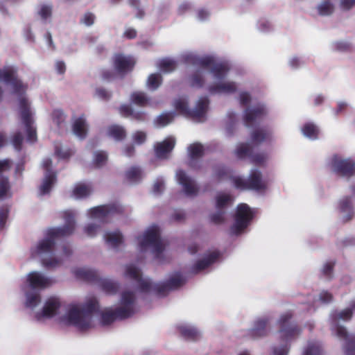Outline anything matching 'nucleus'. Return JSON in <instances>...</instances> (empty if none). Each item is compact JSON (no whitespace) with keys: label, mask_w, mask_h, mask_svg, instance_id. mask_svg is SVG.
Here are the masks:
<instances>
[{"label":"nucleus","mask_w":355,"mask_h":355,"mask_svg":"<svg viewBox=\"0 0 355 355\" xmlns=\"http://www.w3.org/2000/svg\"><path fill=\"white\" fill-rule=\"evenodd\" d=\"M139 283V287L141 292L148 293V292H153L155 295H157L156 291L155 290V286L157 284H152L150 282L144 280L141 278V280L137 281Z\"/></svg>","instance_id":"3c124183"},{"label":"nucleus","mask_w":355,"mask_h":355,"mask_svg":"<svg viewBox=\"0 0 355 355\" xmlns=\"http://www.w3.org/2000/svg\"><path fill=\"white\" fill-rule=\"evenodd\" d=\"M220 253L217 251L211 252L202 259L197 261L192 267V271L194 273L203 270L216 261L219 258Z\"/></svg>","instance_id":"aec40b11"},{"label":"nucleus","mask_w":355,"mask_h":355,"mask_svg":"<svg viewBox=\"0 0 355 355\" xmlns=\"http://www.w3.org/2000/svg\"><path fill=\"white\" fill-rule=\"evenodd\" d=\"M99 226L94 224H89L85 227V232L87 236L90 237H93L96 236L98 229Z\"/></svg>","instance_id":"69168bd1"},{"label":"nucleus","mask_w":355,"mask_h":355,"mask_svg":"<svg viewBox=\"0 0 355 355\" xmlns=\"http://www.w3.org/2000/svg\"><path fill=\"white\" fill-rule=\"evenodd\" d=\"M63 218L65 221L63 227L49 229L45 238L40 241L31 250L32 256L41 257L42 263L46 268H55L60 264V261L53 257L56 240L71 235L75 230V214L73 211H65L63 213Z\"/></svg>","instance_id":"f03ea898"},{"label":"nucleus","mask_w":355,"mask_h":355,"mask_svg":"<svg viewBox=\"0 0 355 355\" xmlns=\"http://www.w3.org/2000/svg\"><path fill=\"white\" fill-rule=\"evenodd\" d=\"M19 109L21 119L26 130L27 140L30 142H35L37 140L36 130L32 126L33 119L30 110V104L24 96H21L19 98Z\"/></svg>","instance_id":"1a4fd4ad"},{"label":"nucleus","mask_w":355,"mask_h":355,"mask_svg":"<svg viewBox=\"0 0 355 355\" xmlns=\"http://www.w3.org/2000/svg\"><path fill=\"white\" fill-rule=\"evenodd\" d=\"M174 116L173 112L162 114L157 118L156 124L160 127H164L173 121Z\"/></svg>","instance_id":"09e8293b"},{"label":"nucleus","mask_w":355,"mask_h":355,"mask_svg":"<svg viewBox=\"0 0 355 355\" xmlns=\"http://www.w3.org/2000/svg\"><path fill=\"white\" fill-rule=\"evenodd\" d=\"M61 306L62 302L60 298L55 296H52L47 299L41 311H58Z\"/></svg>","instance_id":"58836bf2"},{"label":"nucleus","mask_w":355,"mask_h":355,"mask_svg":"<svg viewBox=\"0 0 355 355\" xmlns=\"http://www.w3.org/2000/svg\"><path fill=\"white\" fill-rule=\"evenodd\" d=\"M135 295L132 291H125L121 294L122 307L116 308L114 311H130V307L134 304ZM105 311H112V309H105Z\"/></svg>","instance_id":"7c9ffc66"},{"label":"nucleus","mask_w":355,"mask_h":355,"mask_svg":"<svg viewBox=\"0 0 355 355\" xmlns=\"http://www.w3.org/2000/svg\"><path fill=\"white\" fill-rule=\"evenodd\" d=\"M176 176L178 182L182 186L187 196H195L198 192V188L193 180L189 177L183 170L177 171Z\"/></svg>","instance_id":"dca6fc26"},{"label":"nucleus","mask_w":355,"mask_h":355,"mask_svg":"<svg viewBox=\"0 0 355 355\" xmlns=\"http://www.w3.org/2000/svg\"><path fill=\"white\" fill-rule=\"evenodd\" d=\"M193 63L205 69H209L210 71L217 79H223L230 70L228 64L225 62H218L211 56L197 58Z\"/></svg>","instance_id":"6e6552de"},{"label":"nucleus","mask_w":355,"mask_h":355,"mask_svg":"<svg viewBox=\"0 0 355 355\" xmlns=\"http://www.w3.org/2000/svg\"><path fill=\"white\" fill-rule=\"evenodd\" d=\"M162 83V77L159 73H151L147 80V86L151 90L157 89Z\"/></svg>","instance_id":"79ce46f5"},{"label":"nucleus","mask_w":355,"mask_h":355,"mask_svg":"<svg viewBox=\"0 0 355 355\" xmlns=\"http://www.w3.org/2000/svg\"><path fill=\"white\" fill-rule=\"evenodd\" d=\"M67 311H100L99 304L96 297L89 298L83 307L79 304L72 303Z\"/></svg>","instance_id":"393cba45"},{"label":"nucleus","mask_w":355,"mask_h":355,"mask_svg":"<svg viewBox=\"0 0 355 355\" xmlns=\"http://www.w3.org/2000/svg\"><path fill=\"white\" fill-rule=\"evenodd\" d=\"M125 177L130 182H138L141 177V169L133 166L126 171Z\"/></svg>","instance_id":"8fccbe9b"},{"label":"nucleus","mask_w":355,"mask_h":355,"mask_svg":"<svg viewBox=\"0 0 355 355\" xmlns=\"http://www.w3.org/2000/svg\"><path fill=\"white\" fill-rule=\"evenodd\" d=\"M251 162L256 165H261L264 163L266 159V155L265 153H257L253 154V151L252 152V155H250Z\"/></svg>","instance_id":"bf43d9fd"},{"label":"nucleus","mask_w":355,"mask_h":355,"mask_svg":"<svg viewBox=\"0 0 355 355\" xmlns=\"http://www.w3.org/2000/svg\"><path fill=\"white\" fill-rule=\"evenodd\" d=\"M176 66V62L174 60L169 59L162 60L158 65L160 70L165 73L173 71L175 69Z\"/></svg>","instance_id":"49530a36"},{"label":"nucleus","mask_w":355,"mask_h":355,"mask_svg":"<svg viewBox=\"0 0 355 355\" xmlns=\"http://www.w3.org/2000/svg\"><path fill=\"white\" fill-rule=\"evenodd\" d=\"M112 64L114 69L119 73H125L133 69L135 61L130 56H126L122 53H116L112 58Z\"/></svg>","instance_id":"2eb2a0df"},{"label":"nucleus","mask_w":355,"mask_h":355,"mask_svg":"<svg viewBox=\"0 0 355 355\" xmlns=\"http://www.w3.org/2000/svg\"><path fill=\"white\" fill-rule=\"evenodd\" d=\"M131 101L133 103L139 106L144 107L148 103V98L144 92H135L131 95Z\"/></svg>","instance_id":"a19ab883"},{"label":"nucleus","mask_w":355,"mask_h":355,"mask_svg":"<svg viewBox=\"0 0 355 355\" xmlns=\"http://www.w3.org/2000/svg\"><path fill=\"white\" fill-rule=\"evenodd\" d=\"M175 144L173 138H167L162 142L157 143L155 148L156 156L160 159L167 158L168 155L174 148Z\"/></svg>","instance_id":"a211bd4d"},{"label":"nucleus","mask_w":355,"mask_h":355,"mask_svg":"<svg viewBox=\"0 0 355 355\" xmlns=\"http://www.w3.org/2000/svg\"><path fill=\"white\" fill-rule=\"evenodd\" d=\"M266 114V108L261 103H258L252 107L246 108L243 115V121L245 126H251L254 122L263 118Z\"/></svg>","instance_id":"4468645a"},{"label":"nucleus","mask_w":355,"mask_h":355,"mask_svg":"<svg viewBox=\"0 0 355 355\" xmlns=\"http://www.w3.org/2000/svg\"><path fill=\"white\" fill-rule=\"evenodd\" d=\"M227 174L228 171L223 166H218L214 170V176L218 181H220L222 179H223L227 175Z\"/></svg>","instance_id":"e2e57ef3"},{"label":"nucleus","mask_w":355,"mask_h":355,"mask_svg":"<svg viewBox=\"0 0 355 355\" xmlns=\"http://www.w3.org/2000/svg\"><path fill=\"white\" fill-rule=\"evenodd\" d=\"M333 171L340 176L351 178L355 175V162L350 159H343L338 155H334L331 159Z\"/></svg>","instance_id":"f8f14e48"},{"label":"nucleus","mask_w":355,"mask_h":355,"mask_svg":"<svg viewBox=\"0 0 355 355\" xmlns=\"http://www.w3.org/2000/svg\"><path fill=\"white\" fill-rule=\"evenodd\" d=\"M178 329L182 337L188 340H197L201 337V331L191 324L184 323L178 326Z\"/></svg>","instance_id":"6ab92c4d"},{"label":"nucleus","mask_w":355,"mask_h":355,"mask_svg":"<svg viewBox=\"0 0 355 355\" xmlns=\"http://www.w3.org/2000/svg\"><path fill=\"white\" fill-rule=\"evenodd\" d=\"M119 112L123 117H130L137 121L146 120V114L141 111H135L129 105H122L119 107Z\"/></svg>","instance_id":"5701e85b"},{"label":"nucleus","mask_w":355,"mask_h":355,"mask_svg":"<svg viewBox=\"0 0 355 355\" xmlns=\"http://www.w3.org/2000/svg\"><path fill=\"white\" fill-rule=\"evenodd\" d=\"M135 312H28V318L38 324L56 323L62 327L73 326L85 331L96 325L102 326L124 321L133 317Z\"/></svg>","instance_id":"f257e3e1"},{"label":"nucleus","mask_w":355,"mask_h":355,"mask_svg":"<svg viewBox=\"0 0 355 355\" xmlns=\"http://www.w3.org/2000/svg\"><path fill=\"white\" fill-rule=\"evenodd\" d=\"M185 284V279L180 273L172 275L166 282L155 286L158 296H164L171 291L176 290Z\"/></svg>","instance_id":"ddd939ff"},{"label":"nucleus","mask_w":355,"mask_h":355,"mask_svg":"<svg viewBox=\"0 0 355 355\" xmlns=\"http://www.w3.org/2000/svg\"><path fill=\"white\" fill-rule=\"evenodd\" d=\"M53 121L57 125L58 128H61L62 124L64 122L65 115L62 110H55L53 111L52 114Z\"/></svg>","instance_id":"5fc2aeb1"},{"label":"nucleus","mask_w":355,"mask_h":355,"mask_svg":"<svg viewBox=\"0 0 355 355\" xmlns=\"http://www.w3.org/2000/svg\"><path fill=\"white\" fill-rule=\"evenodd\" d=\"M302 132L304 136L311 139H316L318 137L319 130L313 123H305L302 128Z\"/></svg>","instance_id":"c9c22d12"},{"label":"nucleus","mask_w":355,"mask_h":355,"mask_svg":"<svg viewBox=\"0 0 355 355\" xmlns=\"http://www.w3.org/2000/svg\"><path fill=\"white\" fill-rule=\"evenodd\" d=\"M125 275L136 281L141 280V275L138 268L133 265H129L126 268Z\"/></svg>","instance_id":"603ef678"},{"label":"nucleus","mask_w":355,"mask_h":355,"mask_svg":"<svg viewBox=\"0 0 355 355\" xmlns=\"http://www.w3.org/2000/svg\"><path fill=\"white\" fill-rule=\"evenodd\" d=\"M10 185L8 178L0 179V200L6 198L10 191Z\"/></svg>","instance_id":"864d4df0"},{"label":"nucleus","mask_w":355,"mask_h":355,"mask_svg":"<svg viewBox=\"0 0 355 355\" xmlns=\"http://www.w3.org/2000/svg\"><path fill=\"white\" fill-rule=\"evenodd\" d=\"M268 322L266 320L261 319L255 322L251 331L252 336L254 338H259L266 336L268 333Z\"/></svg>","instance_id":"c756f323"},{"label":"nucleus","mask_w":355,"mask_h":355,"mask_svg":"<svg viewBox=\"0 0 355 355\" xmlns=\"http://www.w3.org/2000/svg\"><path fill=\"white\" fill-rule=\"evenodd\" d=\"M56 182V173H45L42 182L40 187V194L41 196L49 194Z\"/></svg>","instance_id":"b1692460"},{"label":"nucleus","mask_w":355,"mask_h":355,"mask_svg":"<svg viewBox=\"0 0 355 355\" xmlns=\"http://www.w3.org/2000/svg\"><path fill=\"white\" fill-rule=\"evenodd\" d=\"M271 132L266 128H258L252 132L250 135L251 142L253 145L258 146L261 143L268 140L270 137Z\"/></svg>","instance_id":"a878e982"},{"label":"nucleus","mask_w":355,"mask_h":355,"mask_svg":"<svg viewBox=\"0 0 355 355\" xmlns=\"http://www.w3.org/2000/svg\"><path fill=\"white\" fill-rule=\"evenodd\" d=\"M225 210L218 209V211L216 213L212 214L210 216V220L213 223L219 225L224 223L225 220Z\"/></svg>","instance_id":"6e6d98bb"},{"label":"nucleus","mask_w":355,"mask_h":355,"mask_svg":"<svg viewBox=\"0 0 355 355\" xmlns=\"http://www.w3.org/2000/svg\"><path fill=\"white\" fill-rule=\"evenodd\" d=\"M289 351L288 345L280 346L278 347H274L273 355H287Z\"/></svg>","instance_id":"774afa93"},{"label":"nucleus","mask_w":355,"mask_h":355,"mask_svg":"<svg viewBox=\"0 0 355 355\" xmlns=\"http://www.w3.org/2000/svg\"><path fill=\"white\" fill-rule=\"evenodd\" d=\"M334 10V6L332 3L329 0H325L322 1L318 6V11L320 15L326 16L330 15L333 13Z\"/></svg>","instance_id":"c03bdc74"},{"label":"nucleus","mask_w":355,"mask_h":355,"mask_svg":"<svg viewBox=\"0 0 355 355\" xmlns=\"http://www.w3.org/2000/svg\"><path fill=\"white\" fill-rule=\"evenodd\" d=\"M209 100L207 96L201 97L196 103L194 110H191L192 119H200L203 117L207 110Z\"/></svg>","instance_id":"bb28decb"},{"label":"nucleus","mask_w":355,"mask_h":355,"mask_svg":"<svg viewBox=\"0 0 355 355\" xmlns=\"http://www.w3.org/2000/svg\"><path fill=\"white\" fill-rule=\"evenodd\" d=\"M190 83L192 87L201 88L203 87L205 80L202 72L197 70L190 76Z\"/></svg>","instance_id":"37998d69"},{"label":"nucleus","mask_w":355,"mask_h":355,"mask_svg":"<svg viewBox=\"0 0 355 355\" xmlns=\"http://www.w3.org/2000/svg\"><path fill=\"white\" fill-rule=\"evenodd\" d=\"M107 161V154L105 151H97L94 153L93 164L96 168H101Z\"/></svg>","instance_id":"de8ad7c7"},{"label":"nucleus","mask_w":355,"mask_h":355,"mask_svg":"<svg viewBox=\"0 0 355 355\" xmlns=\"http://www.w3.org/2000/svg\"><path fill=\"white\" fill-rule=\"evenodd\" d=\"M104 237L105 242L114 248L119 247L123 243V235L120 231L107 232Z\"/></svg>","instance_id":"2f4dec72"},{"label":"nucleus","mask_w":355,"mask_h":355,"mask_svg":"<svg viewBox=\"0 0 355 355\" xmlns=\"http://www.w3.org/2000/svg\"><path fill=\"white\" fill-rule=\"evenodd\" d=\"M40 302V295L35 292H27L26 293L25 305L26 308L33 309Z\"/></svg>","instance_id":"ea45409f"},{"label":"nucleus","mask_w":355,"mask_h":355,"mask_svg":"<svg viewBox=\"0 0 355 355\" xmlns=\"http://www.w3.org/2000/svg\"><path fill=\"white\" fill-rule=\"evenodd\" d=\"M52 14V8L48 5H42L39 11V15L41 18L44 20H46L47 18L50 17Z\"/></svg>","instance_id":"680f3d73"},{"label":"nucleus","mask_w":355,"mask_h":355,"mask_svg":"<svg viewBox=\"0 0 355 355\" xmlns=\"http://www.w3.org/2000/svg\"><path fill=\"white\" fill-rule=\"evenodd\" d=\"M208 91L211 94L218 93L232 94L236 91V85L234 82L220 83L210 85Z\"/></svg>","instance_id":"412c9836"},{"label":"nucleus","mask_w":355,"mask_h":355,"mask_svg":"<svg viewBox=\"0 0 355 355\" xmlns=\"http://www.w3.org/2000/svg\"><path fill=\"white\" fill-rule=\"evenodd\" d=\"M302 355H324L321 344L318 341L308 343Z\"/></svg>","instance_id":"e433bc0d"},{"label":"nucleus","mask_w":355,"mask_h":355,"mask_svg":"<svg viewBox=\"0 0 355 355\" xmlns=\"http://www.w3.org/2000/svg\"><path fill=\"white\" fill-rule=\"evenodd\" d=\"M188 150L191 158L189 165L190 167L196 168V162L195 159L200 158L203 156V146L199 143H194L189 146Z\"/></svg>","instance_id":"cd10ccee"},{"label":"nucleus","mask_w":355,"mask_h":355,"mask_svg":"<svg viewBox=\"0 0 355 355\" xmlns=\"http://www.w3.org/2000/svg\"><path fill=\"white\" fill-rule=\"evenodd\" d=\"M95 96L100 99L107 101L112 97V93L103 87H97L95 90Z\"/></svg>","instance_id":"4d7b16f0"},{"label":"nucleus","mask_w":355,"mask_h":355,"mask_svg":"<svg viewBox=\"0 0 355 355\" xmlns=\"http://www.w3.org/2000/svg\"><path fill=\"white\" fill-rule=\"evenodd\" d=\"M72 130L74 135L81 139H83L87 137V124L85 119L83 116H80L73 121Z\"/></svg>","instance_id":"c85d7f7f"},{"label":"nucleus","mask_w":355,"mask_h":355,"mask_svg":"<svg viewBox=\"0 0 355 355\" xmlns=\"http://www.w3.org/2000/svg\"><path fill=\"white\" fill-rule=\"evenodd\" d=\"M233 182L235 187L241 190L261 191L267 187L266 182L263 180L261 172L257 169L252 170L246 180L241 177L234 178Z\"/></svg>","instance_id":"39448f33"},{"label":"nucleus","mask_w":355,"mask_h":355,"mask_svg":"<svg viewBox=\"0 0 355 355\" xmlns=\"http://www.w3.org/2000/svg\"><path fill=\"white\" fill-rule=\"evenodd\" d=\"M123 213V207L118 202H113L91 208L89 211V216L92 218L105 220L107 217L121 215Z\"/></svg>","instance_id":"9d476101"},{"label":"nucleus","mask_w":355,"mask_h":355,"mask_svg":"<svg viewBox=\"0 0 355 355\" xmlns=\"http://www.w3.org/2000/svg\"><path fill=\"white\" fill-rule=\"evenodd\" d=\"M338 209L340 213L346 214L343 218L344 222H347L354 217V211L350 197L343 198L338 202Z\"/></svg>","instance_id":"4be33fe9"},{"label":"nucleus","mask_w":355,"mask_h":355,"mask_svg":"<svg viewBox=\"0 0 355 355\" xmlns=\"http://www.w3.org/2000/svg\"><path fill=\"white\" fill-rule=\"evenodd\" d=\"M107 135L116 141H122L126 137V131L121 125H112L108 128Z\"/></svg>","instance_id":"473e14b6"},{"label":"nucleus","mask_w":355,"mask_h":355,"mask_svg":"<svg viewBox=\"0 0 355 355\" xmlns=\"http://www.w3.org/2000/svg\"><path fill=\"white\" fill-rule=\"evenodd\" d=\"M232 201L233 198L230 194L219 193L216 197V207L217 209L224 210Z\"/></svg>","instance_id":"4c0bfd02"},{"label":"nucleus","mask_w":355,"mask_h":355,"mask_svg":"<svg viewBox=\"0 0 355 355\" xmlns=\"http://www.w3.org/2000/svg\"><path fill=\"white\" fill-rule=\"evenodd\" d=\"M252 147L249 143H241L236 147L234 153L240 159H244L246 157H250L252 155Z\"/></svg>","instance_id":"72a5a7b5"},{"label":"nucleus","mask_w":355,"mask_h":355,"mask_svg":"<svg viewBox=\"0 0 355 355\" xmlns=\"http://www.w3.org/2000/svg\"><path fill=\"white\" fill-rule=\"evenodd\" d=\"M175 107L182 114L187 117L191 116V110L189 108L188 103L185 100H177L175 103Z\"/></svg>","instance_id":"a18cd8bd"},{"label":"nucleus","mask_w":355,"mask_h":355,"mask_svg":"<svg viewBox=\"0 0 355 355\" xmlns=\"http://www.w3.org/2000/svg\"><path fill=\"white\" fill-rule=\"evenodd\" d=\"M74 275L78 279L85 282L98 284L101 289L107 294H115L119 289V283L101 278L97 271L94 270L78 268L74 270Z\"/></svg>","instance_id":"20e7f679"},{"label":"nucleus","mask_w":355,"mask_h":355,"mask_svg":"<svg viewBox=\"0 0 355 355\" xmlns=\"http://www.w3.org/2000/svg\"><path fill=\"white\" fill-rule=\"evenodd\" d=\"M279 336L283 341L289 342L296 338L300 329L291 322V315L288 313L282 315L279 320Z\"/></svg>","instance_id":"9b49d317"},{"label":"nucleus","mask_w":355,"mask_h":355,"mask_svg":"<svg viewBox=\"0 0 355 355\" xmlns=\"http://www.w3.org/2000/svg\"><path fill=\"white\" fill-rule=\"evenodd\" d=\"M148 246L153 248L156 258H158L164 250V245L160 239L159 231L157 227L148 230L144 233L142 241L139 243L141 251H144Z\"/></svg>","instance_id":"0eeeda50"},{"label":"nucleus","mask_w":355,"mask_h":355,"mask_svg":"<svg viewBox=\"0 0 355 355\" xmlns=\"http://www.w3.org/2000/svg\"><path fill=\"white\" fill-rule=\"evenodd\" d=\"M146 139V134L142 131H137L133 135V140L137 144H142L145 142Z\"/></svg>","instance_id":"0e129e2a"},{"label":"nucleus","mask_w":355,"mask_h":355,"mask_svg":"<svg viewBox=\"0 0 355 355\" xmlns=\"http://www.w3.org/2000/svg\"><path fill=\"white\" fill-rule=\"evenodd\" d=\"M352 312H334L331 315V332L338 338L344 340L343 355H355V336L349 335L341 322L351 319Z\"/></svg>","instance_id":"7ed1b4c3"},{"label":"nucleus","mask_w":355,"mask_h":355,"mask_svg":"<svg viewBox=\"0 0 355 355\" xmlns=\"http://www.w3.org/2000/svg\"><path fill=\"white\" fill-rule=\"evenodd\" d=\"M94 19H95V16L94 14H92V12H86L84 15V17H83V19H81V22L85 24L86 26H89L94 24Z\"/></svg>","instance_id":"338daca9"},{"label":"nucleus","mask_w":355,"mask_h":355,"mask_svg":"<svg viewBox=\"0 0 355 355\" xmlns=\"http://www.w3.org/2000/svg\"><path fill=\"white\" fill-rule=\"evenodd\" d=\"M92 192L90 185L85 183H78L73 190V196L76 198H83L88 196Z\"/></svg>","instance_id":"f704fd0d"},{"label":"nucleus","mask_w":355,"mask_h":355,"mask_svg":"<svg viewBox=\"0 0 355 355\" xmlns=\"http://www.w3.org/2000/svg\"><path fill=\"white\" fill-rule=\"evenodd\" d=\"M27 282L31 288H44L51 286L53 281L38 272H31L28 275Z\"/></svg>","instance_id":"f3484780"},{"label":"nucleus","mask_w":355,"mask_h":355,"mask_svg":"<svg viewBox=\"0 0 355 355\" xmlns=\"http://www.w3.org/2000/svg\"><path fill=\"white\" fill-rule=\"evenodd\" d=\"M254 216V211L245 203L239 204L236 207L234 223L231 227L232 234H240L250 225Z\"/></svg>","instance_id":"423d86ee"},{"label":"nucleus","mask_w":355,"mask_h":355,"mask_svg":"<svg viewBox=\"0 0 355 355\" xmlns=\"http://www.w3.org/2000/svg\"><path fill=\"white\" fill-rule=\"evenodd\" d=\"M333 295L327 291H322L319 294V300L322 304H329L333 301Z\"/></svg>","instance_id":"052dcab7"},{"label":"nucleus","mask_w":355,"mask_h":355,"mask_svg":"<svg viewBox=\"0 0 355 355\" xmlns=\"http://www.w3.org/2000/svg\"><path fill=\"white\" fill-rule=\"evenodd\" d=\"M23 139L24 138L21 132L15 133L12 138V144L14 148L18 151L21 149Z\"/></svg>","instance_id":"13d9d810"}]
</instances>
